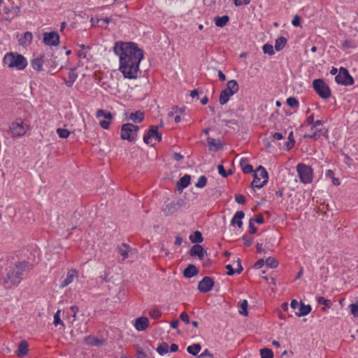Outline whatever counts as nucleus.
<instances>
[{"mask_svg":"<svg viewBox=\"0 0 358 358\" xmlns=\"http://www.w3.org/2000/svg\"><path fill=\"white\" fill-rule=\"evenodd\" d=\"M113 51L119 57V70L124 78L132 80L141 73L139 64L144 57L143 50L134 42H115Z\"/></svg>","mask_w":358,"mask_h":358,"instance_id":"nucleus-1","label":"nucleus"},{"mask_svg":"<svg viewBox=\"0 0 358 358\" xmlns=\"http://www.w3.org/2000/svg\"><path fill=\"white\" fill-rule=\"evenodd\" d=\"M29 269L30 265L25 261L18 262L15 264L8 266L3 278L4 287L6 289H9L13 286L17 285L22 280L24 273Z\"/></svg>","mask_w":358,"mask_h":358,"instance_id":"nucleus-2","label":"nucleus"},{"mask_svg":"<svg viewBox=\"0 0 358 358\" xmlns=\"http://www.w3.org/2000/svg\"><path fill=\"white\" fill-rule=\"evenodd\" d=\"M3 62L8 68L16 69L17 70H24L27 66L26 58L17 52H8L4 55Z\"/></svg>","mask_w":358,"mask_h":358,"instance_id":"nucleus-3","label":"nucleus"},{"mask_svg":"<svg viewBox=\"0 0 358 358\" xmlns=\"http://www.w3.org/2000/svg\"><path fill=\"white\" fill-rule=\"evenodd\" d=\"M29 129L28 124H24L21 118H17L10 124L6 132L10 137L15 138L24 136Z\"/></svg>","mask_w":358,"mask_h":358,"instance_id":"nucleus-4","label":"nucleus"},{"mask_svg":"<svg viewBox=\"0 0 358 358\" xmlns=\"http://www.w3.org/2000/svg\"><path fill=\"white\" fill-rule=\"evenodd\" d=\"M139 127L132 123H126L122 125L120 130V137L122 140H127L129 142H134L138 136Z\"/></svg>","mask_w":358,"mask_h":358,"instance_id":"nucleus-5","label":"nucleus"},{"mask_svg":"<svg viewBox=\"0 0 358 358\" xmlns=\"http://www.w3.org/2000/svg\"><path fill=\"white\" fill-rule=\"evenodd\" d=\"M253 177V181L250 185L253 189H261L268 182V175L265 168L262 166H259L256 171H254Z\"/></svg>","mask_w":358,"mask_h":358,"instance_id":"nucleus-6","label":"nucleus"},{"mask_svg":"<svg viewBox=\"0 0 358 358\" xmlns=\"http://www.w3.org/2000/svg\"><path fill=\"white\" fill-rule=\"evenodd\" d=\"M296 171L300 181L303 184L312 182L313 178V170L311 166L303 163L296 165Z\"/></svg>","mask_w":358,"mask_h":358,"instance_id":"nucleus-7","label":"nucleus"},{"mask_svg":"<svg viewBox=\"0 0 358 358\" xmlns=\"http://www.w3.org/2000/svg\"><path fill=\"white\" fill-rule=\"evenodd\" d=\"M313 87L315 92L323 99H329L331 95V90L326 83L321 78L315 79L313 82Z\"/></svg>","mask_w":358,"mask_h":358,"instance_id":"nucleus-8","label":"nucleus"},{"mask_svg":"<svg viewBox=\"0 0 358 358\" xmlns=\"http://www.w3.org/2000/svg\"><path fill=\"white\" fill-rule=\"evenodd\" d=\"M185 204L182 199H178L176 201L165 202L162 210L165 216H170L177 213Z\"/></svg>","mask_w":358,"mask_h":358,"instance_id":"nucleus-9","label":"nucleus"},{"mask_svg":"<svg viewBox=\"0 0 358 358\" xmlns=\"http://www.w3.org/2000/svg\"><path fill=\"white\" fill-rule=\"evenodd\" d=\"M158 129L159 127L156 125H152L149 127L148 130L143 136V141L145 144H150L152 138L157 142L162 141V135L158 131Z\"/></svg>","mask_w":358,"mask_h":358,"instance_id":"nucleus-10","label":"nucleus"},{"mask_svg":"<svg viewBox=\"0 0 358 358\" xmlns=\"http://www.w3.org/2000/svg\"><path fill=\"white\" fill-rule=\"evenodd\" d=\"M335 80L338 84L345 86L354 84L353 78L350 76L349 71L343 67L339 69L338 73L335 77Z\"/></svg>","mask_w":358,"mask_h":358,"instance_id":"nucleus-11","label":"nucleus"},{"mask_svg":"<svg viewBox=\"0 0 358 358\" xmlns=\"http://www.w3.org/2000/svg\"><path fill=\"white\" fill-rule=\"evenodd\" d=\"M59 35L57 31L45 32L43 42L46 45L56 46L59 43Z\"/></svg>","mask_w":358,"mask_h":358,"instance_id":"nucleus-12","label":"nucleus"},{"mask_svg":"<svg viewBox=\"0 0 358 358\" xmlns=\"http://www.w3.org/2000/svg\"><path fill=\"white\" fill-rule=\"evenodd\" d=\"M214 280L211 277L205 276L198 284V289L201 293L210 292L214 286Z\"/></svg>","mask_w":358,"mask_h":358,"instance_id":"nucleus-13","label":"nucleus"},{"mask_svg":"<svg viewBox=\"0 0 358 358\" xmlns=\"http://www.w3.org/2000/svg\"><path fill=\"white\" fill-rule=\"evenodd\" d=\"M206 252L204 251L202 245L199 244L194 245L189 251V255L191 257L197 256L200 260H203L204 259V255Z\"/></svg>","mask_w":358,"mask_h":358,"instance_id":"nucleus-14","label":"nucleus"},{"mask_svg":"<svg viewBox=\"0 0 358 358\" xmlns=\"http://www.w3.org/2000/svg\"><path fill=\"white\" fill-rule=\"evenodd\" d=\"M20 11V6H12L11 8L5 6L3 8V12L6 15H8V17H6L5 20L10 22L12 19H13L15 17H17L19 15Z\"/></svg>","mask_w":358,"mask_h":358,"instance_id":"nucleus-15","label":"nucleus"},{"mask_svg":"<svg viewBox=\"0 0 358 358\" xmlns=\"http://www.w3.org/2000/svg\"><path fill=\"white\" fill-rule=\"evenodd\" d=\"M134 326L138 331H145L149 326V320L146 317H140L136 320Z\"/></svg>","mask_w":358,"mask_h":358,"instance_id":"nucleus-16","label":"nucleus"},{"mask_svg":"<svg viewBox=\"0 0 358 358\" xmlns=\"http://www.w3.org/2000/svg\"><path fill=\"white\" fill-rule=\"evenodd\" d=\"M85 342L90 346L101 347L104 345L105 341L103 339L98 338L93 336H87L85 337Z\"/></svg>","mask_w":358,"mask_h":358,"instance_id":"nucleus-17","label":"nucleus"},{"mask_svg":"<svg viewBox=\"0 0 358 358\" xmlns=\"http://www.w3.org/2000/svg\"><path fill=\"white\" fill-rule=\"evenodd\" d=\"M44 55H41L40 57L31 60V66L36 71L40 72L43 70L42 66L44 63Z\"/></svg>","mask_w":358,"mask_h":358,"instance_id":"nucleus-18","label":"nucleus"},{"mask_svg":"<svg viewBox=\"0 0 358 358\" xmlns=\"http://www.w3.org/2000/svg\"><path fill=\"white\" fill-rule=\"evenodd\" d=\"M245 217V213L242 210L237 211L234 215L233 216L230 224L231 225H237L238 228H241L243 227L242 219Z\"/></svg>","mask_w":358,"mask_h":358,"instance_id":"nucleus-19","label":"nucleus"},{"mask_svg":"<svg viewBox=\"0 0 358 358\" xmlns=\"http://www.w3.org/2000/svg\"><path fill=\"white\" fill-rule=\"evenodd\" d=\"M78 271L76 269H71L68 271L66 278L62 282L60 285L61 288H64L71 284L75 277H77Z\"/></svg>","mask_w":358,"mask_h":358,"instance_id":"nucleus-20","label":"nucleus"},{"mask_svg":"<svg viewBox=\"0 0 358 358\" xmlns=\"http://www.w3.org/2000/svg\"><path fill=\"white\" fill-rule=\"evenodd\" d=\"M206 141L210 150L218 151L222 149V144L219 140L216 141L215 138L208 137Z\"/></svg>","mask_w":358,"mask_h":358,"instance_id":"nucleus-21","label":"nucleus"},{"mask_svg":"<svg viewBox=\"0 0 358 358\" xmlns=\"http://www.w3.org/2000/svg\"><path fill=\"white\" fill-rule=\"evenodd\" d=\"M199 273V270L194 264H189L183 271V275L186 278H191Z\"/></svg>","mask_w":358,"mask_h":358,"instance_id":"nucleus-22","label":"nucleus"},{"mask_svg":"<svg viewBox=\"0 0 358 358\" xmlns=\"http://www.w3.org/2000/svg\"><path fill=\"white\" fill-rule=\"evenodd\" d=\"M191 176L189 175L185 174L184 176L180 178L178 182H177V189L178 191H182L183 189L186 188L190 183Z\"/></svg>","mask_w":358,"mask_h":358,"instance_id":"nucleus-23","label":"nucleus"},{"mask_svg":"<svg viewBox=\"0 0 358 358\" xmlns=\"http://www.w3.org/2000/svg\"><path fill=\"white\" fill-rule=\"evenodd\" d=\"M145 118V113L141 110H136L131 113L129 119L134 123H141Z\"/></svg>","mask_w":358,"mask_h":358,"instance_id":"nucleus-24","label":"nucleus"},{"mask_svg":"<svg viewBox=\"0 0 358 358\" xmlns=\"http://www.w3.org/2000/svg\"><path fill=\"white\" fill-rule=\"evenodd\" d=\"M29 344L28 343L23 340L20 342L18 345L17 350L16 351V354L19 357L26 356L28 353Z\"/></svg>","mask_w":358,"mask_h":358,"instance_id":"nucleus-25","label":"nucleus"},{"mask_svg":"<svg viewBox=\"0 0 358 358\" xmlns=\"http://www.w3.org/2000/svg\"><path fill=\"white\" fill-rule=\"evenodd\" d=\"M234 94L233 92H231L227 88H225L220 93V98H219L220 103L221 105L226 104L229 101L230 97L231 96H233Z\"/></svg>","mask_w":358,"mask_h":358,"instance_id":"nucleus-26","label":"nucleus"},{"mask_svg":"<svg viewBox=\"0 0 358 358\" xmlns=\"http://www.w3.org/2000/svg\"><path fill=\"white\" fill-rule=\"evenodd\" d=\"M312 310L310 305H305L302 301L300 302L299 307V311L296 312V315L298 317H303L308 315Z\"/></svg>","mask_w":358,"mask_h":358,"instance_id":"nucleus-27","label":"nucleus"},{"mask_svg":"<svg viewBox=\"0 0 358 358\" xmlns=\"http://www.w3.org/2000/svg\"><path fill=\"white\" fill-rule=\"evenodd\" d=\"M129 245L127 243H122L121 246L117 248L118 253L123 257V259L129 257Z\"/></svg>","mask_w":358,"mask_h":358,"instance_id":"nucleus-28","label":"nucleus"},{"mask_svg":"<svg viewBox=\"0 0 358 358\" xmlns=\"http://www.w3.org/2000/svg\"><path fill=\"white\" fill-rule=\"evenodd\" d=\"M248 159L247 158H242L240 161V166L244 173H250L253 172V167L251 164H247Z\"/></svg>","mask_w":358,"mask_h":358,"instance_id":"nucleus-29","label":"nucleus"},{"mask_svg":"<svg viewBox=\"0 0 358 358\" xmlns=\"http://www.w3.org/2000/svg\"><path fill=\"white\" fill-rule=\"evenodd\" d=\"M189 238L192 243L196 244L201 243L203 241L202 234L199 231H195L189 236Z\"/></svg>","mask_w":358,"mask_h":358,"instance_id":"nucleus-30","label":"nucleus"},{"mask_svg":"<svg viewBox=\"0 0 358 358\" xmlns=\"http://www.w3.org/2000/svg\"><path fill=\"white\" fill-rule=\"evenodd\" d=\"M74 69H72L70 70L68 78L69 79L66 80H65V84L67 87H71L73 86V83H75L76 80L78 78V74L75 73Z\"/></svg>","mask_w":358,"mask_h":358,"instance_id":"nucleus-31","label":"nucleus"},{"mask_svg":"<svg viewBox=\"0 0 358 358\" xmlns=\"http://www.w3.org/2000/svg\"><path fill=\"white\" fill-rule=\"evenodd\" d=\"M287 42V40L285 37H284V36L278 37L275 41V50L280 51L281 50H282L285 48Z\"/></svg>","mask_w":358,"mask_h":358,"instance_id":"nucleus-32","label":"nucleus"},{"mask_svg":"<svg viewBox=\"0 0 358 358\" xmlns=\"http://www.w3.org/2000/svg\"><path fill=\"white\" fill-rule=\"evenodd\" d=\"M229 17L228 15H223L217 17L215 19V24L218 27H224L229 22Z\"/></svg>","mask_w":358,"mask_h":358,"instance_id":"nucleus-33","label":"nucleus"},{"mask_svg":"<svg viewBox=\"0 0 358 358\" xmlns=\"http://www.w3.org/2000/svg\"><path fill=\"white\" fill-rule=\"evenodd\" d=\"M201 346L199 343L193 344L192 345H189L187 348V351L188 353L192 355L196 356L201 351Z\"/></svg>","mask_w":358,"mask_h":358,"instance_id":"nucleus-34","label":"nucleus"},{"mask_svg":"<svg viewBox=\"0 0 358 358\" xmlns=\"http://www.w3.org/2000/svg\"><path fill=\"white\" fill-rule=\"evenodd\" d=\"M226 88L234 94L238 92L239 90L238 84L235 80H231L228 81Z\"/></svg>","mask_w":358,"mask_h":358,"instance_id":"nucleus-35","label":"nucleus"},{"mask_svg":"<svg viewBox=\"0 0 358 358\" xmlns=\"http://www.w3.org/2000/svg\"><path fill=\"white\" fill-rule=\"evenodd\" d=\"M248 303L246 299L241 301L239 303V313L242 315L247 316L248 315Z\"/></svg>","mask_w":358,"mask_h":358,"instance_id":"nucleus-36","label":"nucleus"},{"mask_svg":"<svg viewBox=\"0 0 358 358\" xmlns=\"http://www.w3.org/2000/svg\"><path fill=\"white\" fill-rule=\"evenodd\" d=\"M96 117H104L106 120H111L113 118V115L110 112L106 111L103 109H99L96 113Z\"/></svg>","mask_w":358,"mask_h":358,"instance_id":"nucleus-37","label":"nucleus"},{"mask_svg":"<svg viewBox=\"0 0 358 358\" xmlns=\"http://www.w3.org/2000/svg\"><path fill=\"white\" fill-rule=\"evenodd\" d=\"M33 39L32 33L30 31H27L24 34L23 37L20 39V43L22 45H27V43H30Z\"/></svg>","mask_w":358,"mask_h":358,"instance_id":"nucleus-38","label":"nucleus"},{"mask_svg":"<svg viewBox=\"0 0 358 358\" xmlns=\"http://www.w3.org/2000/svg\"><path fill=\"white\" fill-rule=\"evenodd\" d=\"M261 358H273V352L271 349L264 348L260 350Z\"/></svg>","mask_w":358,"mask_h":358,"instance_id":"nucleus-39","label":"nucleus"},{"mask_svg":"<svg viewBox=\"0 0 358 358\" xmlns=\"http://www.w3.org/2000/svg\"><path fill=\"white\" fill-rule=\"evenodd\" d=\"M157 352L160 355H164L166 354L169 352V345H168V343L164 342L162 344H160L157 348Z\"/></svg>","mask_w":358,"mask_h":358,"instance_id":"nucleus-40","label":"nucleus"},{"mask_svg":"<svg viewBox=\"0 0 358 358\" xmlns=\"http://www.w3.org/2000/svg\"><path fill=\"white\" fill-rule=\"evenodd\" d=\"M266 265L271 268H275L278 266V262L272 257H268L265 261Z\"/></svg>","mask_w":358,"mask_h":358,"instance_id":"nucleus-41","label":"nucleus"},{"mask_svg":"<svg viewBox=\"0 0 358 358\" xmlns=\"http://www.w3.org/2000/svg\"><path fill=\"white\" fill-rule=\"evenodd\" d=\"M217 170L220 175H221L223 178H227L228 176L232 174V171L229 169L228 171H226L224 167L222 164H219L217 166Z\"/></svg>","mask_w":358,"mask_h":358,"instance_id":"nucleus-42","label":"nucleus"},{"mask_svg":"<svg viewBox=\"0 0 358 358\" xmlns=\"http://www.w3.org/2000/svg\"><path fill=\"white\" fill-rule=\"evenodd\" d=\"M287 104L292 108H298L299 103L296 98L290 96L287 99Z\"/></svg>","mask_w":358,"mask_h":358,"instance_id":"nucleus-43","label":"nucleus"},{"mask_svg":"<svg viewBox=\"0 0 358 358\" xmlns=\"http://www.w3.org/2000/svg\"><path fill=\"white\" fill-rule=\"evenodd\" d=\"M57 134L61 138H67L70 135V131L66 129L58 128L57 129Z\"/></svg>","mask_w":358,"mask_h":358,"instance_id":"nucleus-44","label":"nucleus"},{"mask_svg":"<svg viewBox=\"0 0 358 358\" xmlns=\"http://www.w3.org/2000/svg\"><path fill=\"white\" fill-rule=\"evenodd\" d=\"M207 184V178L205 176H201L197 182L195 184V187L197 188H203Z\"/></svg>","mask_w":358,"mask_h":358,"instance_id":"nucleus-45","label":"nucleus"},{"mask_svg":"<svg viewBox=\"0 0 358 358\" xmlns=\"http://www.w3.org/2000/svg\"><path fill=\"white\" fill-rule=\"evenodd\" d=\"M262 50L264 54H268V55H273L275 53L273 50V46L268 43L264 44L263 45Z\"/></svg>","mask_w":358,"mask_h":358,"instance_id":"nucleus-46","label":"nucleus"},{"mask_svg":"<svg viewBox=\"0 0 358 358\" xmlns=\"http://www.w3.org/2000/svg\"><path fill=\"white\" fill-rule=\"evenodd\" d=\"M60 313H61V310H58L54 315L53 324L55 326H57L59 324H62V326H64V322H62V320L60 318Z\"/></svg>","mask_w":358,"mask_h":358,"instance_id":"nucleus-47","label":"nucleus"},{"mask_svg":"<svg viewBox=\"0 0 358 358\" xmlns=\"http://www.w3.org/2000/svg\"><path fill=\"white\" fill-rule=\"evenodd\" d=\"M317 301L318 303L323 304V305H324L327 308H330L331 306V305H332V302H331V300L326 299L323 296L317 297Z\"/></svg>","mask_w":358,"mask_h":358,"instance_id":"nucleus-48","label":"nucleus"},{"mask_svg":"<svg viewBox=\"0 0 358 358\" xmlns=\"http://www.w3.org/2000/svg\"><path fill=\"white\" fill-rule=\"evenodd\" d=\"M149 315L152 319H158L161 317L162 313L158 309H152L149 311Z\"/></svg>","mask_w":358,"mask_h":358,"instance_id":"nucleus-49","label":"nucleus"},{"mask_svg":"<svg viewBox=\"0 0 358 358\" xmlns=\"http://www.w3.org/2000/svg\"><path fill=\"white\" fill-rule=\"evenodd\" d=\"M342 45L345 48H356V45L355 43V41L353 40H352V39L344 41L343 42Z\"/></svg>","mask_w":358,"mask_h":358,"instance_id":"nucleus-50","label":"nucleus"},{"mask_svg":"<svg viewBox=\"0 0 358 358\" xmlns=\"http://www.w3.org/2000/svg\"><path fill=\"white\" fill-rule=\"evenodd\" d=\"M242 239L244 241V245L249 247L253 243V238L250 237L248 234H244L242 236Z\"/></svg>","mask_w":358,"mask_h":358,"instance_id":"nucleus-51","label":"nucleus"},{"mask_svg":"<svg viewBox=\"0 0 358 358\" xmlns=\"http://www.w3.org/2000/svg\"><path fill=\"white\" fill-rule=\"evenodd\" d=\"M350 313L354 317H358V303L350 305Z\"/></svg>","mask_w":358,"mask_h":358,"instance_id":"nucleus-52","label":"nucleus"},{"mask_svg":"<svg viewBox=\"0 0 358 358\" xmlns=\"http://www.w3.org/2000/svg\"><path fill=\"white\" fill-rule=\"evenodd\" d=\"M69 310L73 313V322H74L77 319V313L79 312V308L77 306H72L70 307Z\"/></svg>","mask_w":358,"mask_h":358,"instance_id":"nucleus-53","label":"nucleus"},{"mask_svg":"<svg viewBox=\"0 0 358 358\" xmlns=\"http://www.w3.org/2000/svg\"><path fill=\"white\" fill-rule=\"evenodd\" d=\"M235 201L239 204H244L246 201L245 196L243 194H236Z\"/></svg>","mask_w":358,"mask_h":358,"instance_id":"nucleus-54","label":"nucleus"},{"mask_svg":"<svg viewBox=\"0 0 358 358\" xmlns=\"http://www.w3.org/2000/svg\"><path fill=\"white\" fill-rule=\"evenodd\" d=\"M257 227H255L254 224H253V219H250V221H249V234H254L257 232Z\"/></svg>","mask_w":358,"mask_h":358,"instance_id":"nucleus-55","label":"nucleus"},{"mask_svg":"<svg viewBox=\"0 0 358 358\" xmlns=\"http://www.w3.org/2000/svg\"><path fill=\"white\" fill-rule=\"evenodd\" d=\"M180 320L186 324L189 323V317L187 313L182 312L180 315Z\"/></svg>","mask_w":358,"mask_h":358,"instance_id":"nucleus-56","label":"nucleus"},{"mask_svg":"<svg viewBox=\"0 0 358 358\" xmlns=\"http://www.w3.org/2000/svg\"><path fill=\"white\" fill-rule=\"evenodd\" d=\"M236 6H241L242 5H248L250 3V0H234Z\"/></svg>","mask_w":358,"mask_h":358,"instance_id":"nucleus-57","label":"nucleus"},{"mask_svg":"<svg viewBox=\"0 0 358 358\" xmlns=\"http://www.w3.org/2000/svg\"><path fill=\"white\" fill-rule=\"evenodd\" d=\"M110 120H101L100 122H99V124L100 126L104 129H109V127H110Z\"/></svg>","mask_w":358,"mask_h":358,"instance_id":"nucleus-58","label":"nucleus"},{"mask_svg":"<svg viewBox=\"0 0 358 358\" xmlns=\"http://www.w3.org/2000/svg\"><path fill=\"white\" fill-rule=\"evenodd\" d=\"M207 356L213 358V355L210 353L208 349H206L201 355H199L198 358H203Z\"/></svg>","mask_w":358,"mask_h":358,"instance_id":"nucleus-59","label":"nucleus"},{"mask_svg":"<svg viewBox=\"0 0 358 358\" xmlns=\"http://www.w3.org/2000/svg\"><path fill=\"white\" fill-rule=\"evenodd\" d=\"M265 264V261L263 259H259L255 264L254 268L255 269L261 268Z\"/></svg>","mask_w":358,"mask_h":358,"instance_id":"nucleus-60","label":"nucleus"},{"mask_svg":"<svg viewBox=\"0 0 358 358\" xmlns=\"http://www.w3.org/2000/svg\"><path fill=\"white\" fill-rule=\"evenodd\" d=\"M253 221L256 222L257 224H263L264 222V219L263 215L259 213L257 214L255 219H253Z\"/></svg>","mask_w":358,"mask_h":358,"instance_id":"nucleus-61","label":"nucleus"},{"mask_svg":"<svg viewBox=\"0 0 358 358\" xmlns=\"http://www.w3.org/2000/svg\"><path fill=\"white\" fill-rule=\"evenodd\" d=\"M226 268L227 270V274L228 275H233L236 273V270H234L231 264H227L226 266Z\"/></svg>","mask_w":358,"mask_h":358,"instance_id":"nucleus-62","label":"nucleus"},{"mask_svg":"<svg viewBox=\"0 0 358 358\" xmlns=\"http://www.w3.org/2000/svg\"><path fill=\"white\" fill-rule=\"evenodd\" d=\"M300 22H301V20H300L299 16L296 15L294 17L293 20H292V24L294 27H299L300 25Z\"/></svg>","mask_w":358,"mask_h":358,"instance_id":"nucleus-63","label":"nucleus"},{"mask_svg":"<svg viewBox=\"0 0 358 358\" xmlns=\"http://www.w3.org/2000/svg\"><path fill=\"white\" fill-rule=\"evenodd\" d=\"M89 50H78V52H77V55H78V57L79 58H83V59H86L87 58V52Z\"/></svg>","mask_w":358,"mask_h":358,"instance_id":"nucleus-64","label":"nucleus"}]
</instances>
